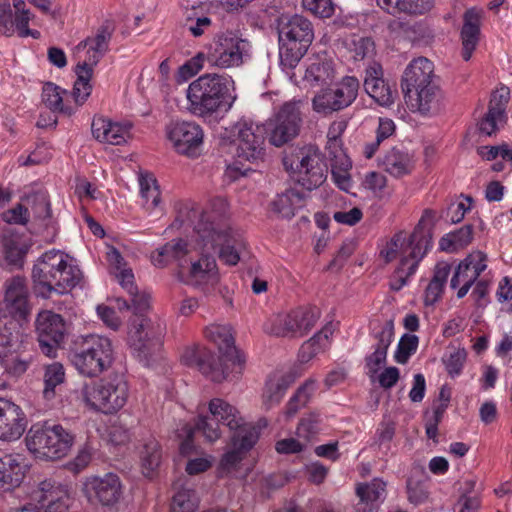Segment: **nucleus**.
Masks as SVG:
<instances>
[{"instance_id":"nucleus-1","label":"nucleus","mask_w":512,"mask_h":512,"mask_svg":"<svg viewBox=\"0 0 512 512\" xmlns=\"http://www.w3.org/2000/svg\"><path fill=\"white\" fill-rule=\"evenodd\" d=\"M207 339L215 343L221 355L214 354L205 347L187 348L181 356L182 362L198 370L213 382H222L228 378H238L245 366V358L234 346L231 329L223 325H211L205 329Z\"/></svg>"},{"instance_id":"nucleus-2","label":"nucleus","mask_w":512,"mask_h":512,"mask_svg":"<svg viewBox=\"0 0 512 512\" xmlns=\"http://www.w3.org/2000/svg\"><path fill=\"white\" fill-rule=\"evenodd\" d=\"M31 277L37 294L47 299L52 293L70 292L79 283L81 271L71 264L67 254L53 249L38 258Z\"/></svg>"},{"instance_id":"nucleus-3","label":"nucleus","mask_w":512,"mask_h":512,"mask_svg":"<svg viewBox=\"0 0 512 512\" xmlns=\"http://www.w3.org/2000/svg\"><path fill=\"white\" fill-rule=\"evenodd\" d=\"M233 81L226 74L207 73L192 81L187 89L189 111L198 117H210L221 111Z\"/></svg>"},{"instance_id":"nucleus-4","label":"nucleus","mask_w":512,"mask_h":512,"mask_svg":"<svg viewBox=\"0 0 512 512\" xmlns=\"http://www.w3.org/2000/svg\"><path fill=\"white\" fill-rule=\"evenodd\" d=\"M278 34L280 65L289 74L311 45L314 38L313 27L301 15H282L278 20Z\"/></svg>"},{"instance_id":"nucleus-5","label":"nucleus","mask_w":512,"mask_h":512,"mask_svg":"<svg viewBox=\"0 0 512 512\" xmlns=\"http://www.w3.org/2000/svg\"><path fill=\"white\" fill-rule=\"evenodd\" d=\"M28 450L38 459L58 460L68 455L75 435L61 424L33 425L25 438Z\"/></svg>"},{"instance_id":"nucleus-6","label":"nucleus","mask_w":512,"mask_h":512,"mask_svg":"<svg viewBox=\"0 0 512 512\" xmlns=\"http://www.w3.org/2000/svg\"><path fill=\"white\" fill-rule=\"evenodd\" d=\"M70 359L81 375L97 377L112 365L114 358L111 340L99 335H88L76 343Z\"/></svg>"},{"instance_id":"nucleus-7","label":"nucleus","mask_w":512,"mask_h":512,"mask_svg":"<svg viewBox=\"0 0 512 512\" xmlns=\"http://www.w3.org/2000/svg\"><path fill=\"white\" fill-rule=\"evenodd\" d=\"M283 165L295 181L307 191L320 187L327 178L325 158L314 146L302 147L286 155L283 158Z\"/></svg>"},{"instance_id":"nucleus-8","label":"nucleus","mask_w":512,"mask_h":512,"mask_svg":"<svg viewBox=\"0 0 512 512\" xmlns=\"http://www.w3.org/2000/svg\"><path fill=\"white\" fill-rule=\"evenodd\" d=\"M435 220V211L425 209L416 227L409 236L402 231L396 233L380 252L385 262L389 263L398 256L401 261L404 256H409V250L415 247L414 244H419L420 251L425 250L426 255L432 247V229Z\"/></svg>"},{"instance_id":"nucleus-9","label":"nucleus","mask_w":512,"mask_h":512,"mask_svg":"<svg viewBox=\"0 0 512 512\" xmlns=\"http://www.w3.org/2000/svg\"><path fill=\"white\" fill-rule=\"evenodd\" d=\"M195 231L202 249L207 252L218 251L219 258L228 265H236L240 260L237 246L239 243L227 228L219 227L202 215Z\"/></svg>"},{"instance_id":"nucleus-10","label":"nucleus","mask_w":512,"mask_h":512,"mask_svg":"<svg viewBox=\"0 0 512 512\" xmlns=\"http://www.w3.org/2000/svg\"><path fill=\"white\" fill-rule=\"evenodd\" d=\"M359 80L345 76L333 86L321 89L312 99L313 110L324 116L339 112L352 105L358 96Z\"/></svg>"},{"instance_id":"nucleus-11","label":"nucleus","mask_w":512,"mask_h":512,"mask_svg":"<svg viewBox=\"0 0 512 512\" xmlns=\"http://www.w3.org/2000/svg\"><path fill=\"white\" fill-rule=\"evenodd\" d=\"M301 101H289L262 124L267 129V138L271 145L281 147L292 141L300 131L302 117Z\"/></svg>"},{"instance_id":"nucleus-12","label":"nucleus","mask_w":512,"mask_h":512,"mask_svg":"<svg viewBox=\"0 0 512 512\" xmlns=\"http://www.w3.org/2000/svg\"><path fill=\"white\" fill-rule=\"evenodd\" d=\"M249 42L232 32L215 36L209 44L207 60L220 68L238 67L249 56Z\"/></svg>"},{"instance_id":"nucleus-13","label":"nucleus","mask_w":512,"mask_h":512,"mask_svg":"<svg viewBox=\"0 0 512 512\" xmlns=\"http://www.w3.org/2000/svg\"><path fill=\"white\" fill-rule=\"evenodd\" d=\"M84 401L92 409L108 414L121 409L128 396V386L122 378L86 386L83 391Z\"/></svg>"},{"instance_id":"nucleus-14","label":"nucleus","mask_w":512,"mask_h":512,"mask_svg":"<svg viewBox=\"0 0 512 512\" xmlns=\"http://www.w3.org/2000/svg\"><path fill=\"white\" fill-rule=\"evenodd\" d=\"M236 135V153L238 162L256 163L265 156L267 129L262 124L241 120L234 125Z\"/></svg>"},{"instance_id":"nucleus-15","label":"nucleus","mask_w":512,"mask_h":512,"mask_svg":"<svg viewBox=\"0 0 512 512\" xmlns=\"http://www.w3.org/2000/svg\"><path fill=\"white\" fill-rule=\"evenodd\" d=\"M164 327L153 323L147 318H136L132 321L128 333L129 343L141 362L146 364L149 358L159 350Z\"/></svg>"},{"instance_id":"nucleus-16","label":"nucleus","mask_w":512,"mask_h":512,"mask_svg":"<svg viewBox=\"0 0 512 512\" xmlns=\"http://www.w3.org/2000/svg\"><path fill=\"white\" fill-rule=\"evenodd\" d=\"M35 327L41 352L50 358H55L66 335L65 320L60 314L44 310L37 315Z\"/></svg>"},{"instance_id":"nucleus-17","label":"nucleus","mask_w":512,"mask_h":512,"mask_svg":"<svg viewBox=\"0 0 512 512\" xmlns=\"http://www.w3.org/2000/svg\"><path fill=\"white\" fill-rule=\"evenodd\" d=\"M166 134L175 150L182 155L196 157L203 144V130L192 121H171L166 126Z\"/></svg>"},{"instance_id":"nucleus-18","label":"nucleus","mask_w":512,"mask_h":512,"mask_svg":"<svg viewBox=\"0 0 512 512\" xmlns=\"http://www.w3.org/2000/svg\"><path fill=\"white\" fill-rule=\"evenodd\" d=\"M82 491L89 502L100 503L103 506H113L123 493L121 480L114 473L86 478Z\"/></svg>"},{"instance_id":"nucleus-19","label":"nucleus","mask_w":512,"mask_h":512,"mask_svg":"<svg viewBox=\"0 0 512 512\" xmlns=\"http://www.w3.org/2000/svg\"><path fill=\"white\" fill-rule=\"evenodd\" d=\"M4 299L2 301V312L9 315V319L18 322L24 320L30 314L29 288L26 278L14 276L5 281Z\"/></svg>"},{"instance_id":"nucleus-20","label":"nucleus","mask_w":512,"mask_h":512,"mask_svg":"<svg viewBox=\"0 0 512 512\" xmlns=\"http://www.w3.org/2000/svg\"><path fill=\"white\" fill-rule=\"evenodd\" d=\"M33 501L45 507V512H65L69 506V489L53 479H45L32 491Z\"/></svg>"},{"instance_id":"nucleus-21","label":"nucleus","mask_w":512,"mask_h":512,"mask_svg":"<svg viewBox=\"0 0 512 512\" xmlns=\"http://www.w3.org/2000/svg\"><path fill=\"white\" fill-rule=\"evenodd\" d=\"M363 86L366 93L381 106H391L397 96V91L383 79L382 66L377 62L366 67Z\"/></svg>"},{"instance_id":"nucleus-22","label":"nucleus","mask_w":512,"mask_h":512,"mask_svg":"<svg viewBox=\"0 0 512 512\" xmlns=\"http://www.w3.org/2000/svg\"><path fill=\"white\" fill-rule=\"evenodd\" d=\"M26 417L22 409L5 398H0V439H19L26 429Z\"/></svg>"},{"instance_id":"nucleus-23","label":"nucleus","mask_w":512,"mask_h":512,"mask_svg":"<svg viewBox=\"0 0 512 512\" xmlns=\"http://www.w3.org/2000/svg\"><path fill=\"white\" fill-rule=\"evenodd\" d=\"M259 437L256 427H242L231 437L232 449L225 453L221 459V468L231 471L242 461L245 453L250 450Z\"/></svg>"},{"instance_id":"nucleus-24","label":"nucleus","mask_w":512,"mask_h":512,"mask_svg":"<svg viewBox=\"0 0 512 512\" xmlns=\"http://www.w3.org/2000/svg\"><path fill=\"white\" fill-rule=\"evenodd\" d=\"M407 106L412 111L422 115L436 113L441 108L442 92L434 83L416 88L413 92L404 95Z\"/></svg>"},{"instance_id":"nucleus-25","label":"nucleus","mask_w":512,"mask_h":512,"mask_svg":"<svg viewBox=\"0 0 512 512\" xmlns=\"http://www.w3.org/2000/svg\"><path fill=\"white\" fill-rule=\"evenodd\" d=\"M434 77V65L425 58L419 57L412 60L406 67L402 79L401 89L403 94L413 92L416 88L432 83Z\"/></svg>"},{"instance_id":"nucleus-26","label":"nucleus","mask_w":512,"mask_h":512,"mask_svg":"<svg viewBox=\"0 0 512 512\" xmlns=\"http://www.w3.org/2000/svg\"><path fill=\"white\" fill-rule=\"evenodd\" d=\"M129 125L112 122L109 119L99 117L92 122L93 136L102 143L120 145L126 142L129 136Z\"/></svg>"},{"instance_id":"nucleus-27","label":"nucleus","mask_w":512,"mask_h":512,"mask_svg":"<svg viewBox=\"0 0 512 512\" xmlns=\"http://www.w3.org/2000/svg\"><path fill=\"white\" fill-rule=\"evenodd\" d=\"M463 21L461 30L462 58L468 61L479 41L481 12L475 8L468 9L464 13Z\"/></svg>"},{"instance_id":"nucleus-28","label":"nucleus","mask_w":512,"mask_h":512,"mask_svg":"<svg viewBox=\"0 0 512 512\" xmlns=\"http://www.w3.org/2000/svg\"><path fill=\"white\" fill-rule=\"evenodd\" d=\"M414 245L415 247L409 250V256L403 257L390 278V288L394 291L401 290L407 284L409 277L416 272L419 263L425 257V250L420 251L419 244Z\"/></svg>"},{"instance_id":"nucleus-29","label":"nucleus","mask_w":512,"mask_h":512,"mask_svg":"<svg viewBox=\"0 0 512 512\" xmlns=\"http://www.w3.org/2000/svg\"><path fill=\"white\" fill-rule=\"evenodd\" d=\"M218 280V269L215 258L203 249L201 257L192 261L188 271V282L192 285L215 283Z\"/></svg>"},{"instance_id":"nucleus-30","label":"nucleus","mask_w":512,"mask_h":512,"mask_svg":"<svg viewBox=\"0 0 512 512\" xmlns=\"http://www.w3.org/2000/svg\"><path fill=\"white\" fill-rule=\"evenodd\" d=\"M209 411L213 415V420H217L229 430L238 432L242 427H255L252 424L245 423L239 415L237 409L228 402L215 398L209 402Z\"/></svg>"},{"instance_id":"nucleus-31","label":"nucleus","mask_w":512,"mask_h":512,"mask_svg":"<svg viewBox=\"0 0 512 512\" xmlns=\"http://www.w3.org/2000/svg\"><path fill=\"white\" fill-rule=\"evenodd\" d=\"M26 464L24 458L20 455H5L0 459V482L6 485V489L15 488L22 483Z\"/></svg>"},{"instance_id":"nucleus-32","label":"nucleus","mask_w":512,"mask_h":512,"mask_svg":"<svg viewBox=\"0 0 512 512\" xmlns=\"http://www.w3.org/2000/svg\"><path fill=\"white\" fill-rule=\"evenodd\" d=\"M174 490L170 512H195L198 497L188 480L185 477L179 478L174 483Z\"/></svg>"},{"instance_id":"nucleus-33","label":"nucleus","mask_w":512,"mask_h":512,"mask_svg":"<svg viewBox=\"0 0 512 512\" xmlns=\"http://www.w3.org/2000/svg\"><path fill=\"white\" fill-rule=\"evenodd\" d=\"M381 164L386 172L396 178L410 174L415 166L413 157L409 153L396 148L384 155Z\"/></svg>"},{"instance_id":"nucleus-34","label":"nucleus","mask_w":512,"mask_h":512,"mask_svg":"<svg viewBox=\"0 0 512 512\" xmlns=\"http://www.w3.org/2000/svg\"><path fill=\"white\" fill-rule=\"evenodd\" d=\"M294 382L291 374L273 375L266 382L262 395L263 406L269 410L282 400L288 387Z\"/></svg>"},{"instance_id":"nucleus-35","label":"nucleus","mask_w":512,"mask_h":512,"mask_svg":"<svg viewBox=\"0 0 512 512\" xmlns=\"http://www.w3.org/2000/svg\"><path fill=\"white\" fill-rule=\"evenodd\" d=\"M113 31V25L109 21H106L97 29L94 37H89L90 50L93 53L89 54L88 58L83 62L84 64H89V66L92 67L97 65L100 59L109 50V43L112 38Z\"/></svg>"},{"instance_id":"nucleus-36","label":"nucleus","mask_w":512,"mask_h":512,"mask_svg":"<svg viewBox=\"0 0 512 512\" xmlns=\"http://www.w3.org/2000/svg\"><path fill=\"white\" fill-rule=\"evenodd\" d=\"M307 193L300 192L296 189H289L277 195L276 199L271 203L272 210L284 218H292L295 211L304 206Z\"/></svg>"},{"instance_id":"nucleus-37","label":"nucleus","mask_w":512,"mask_h":512,"mask_svg":"<svg viewBox=\"0 0 512 512\" xmlns=\"http://www.w3.org/2000/svg\"><path fill=\"white\" fill-rule=\"evenodd\" d=\"M451 266L447 262H439L434 268V274L424 293V304L432 306L440 300L444 291Z\"/></svg>"},{"instance_id":"nucleus-38","label":"nucleus","mask_w":512,"mask_h":512,"mask_svg":"<svg viewBox=\"0 0 512 512\" xmlns=\"http://www.w3.org/2000/svg\"><path fill=\"white\" fill-rule=\"evenodd\" d=\"M377 3L390 14H424L433 6V0H377Z\"/></svg>"},{"instance_id":"nucleus-39","label":"nucleus","mask_w":512,"mask_h":512,"mask_svg":"<svg viewBox=\"0 0 512 512\" xmlns=\"http://www.w3.org/2000/svg\"><path fill=\"white\" fill-rule=\"evenodd\" d=\"M189 253L188 244L183 239H173L158 248L151 255L155 266H165L172 260L181 261Z\"/></svg>"},{"instance_id":"nucleus-40","label":"nucleus","mask_w":512,"mask_h":512,"mask_svg":"<svg viewBox=\"0 0 512 512\" xmlns=\"http://www.w3.org/2000/svg\"><path fill=\"white\" fill-rule=\"evenodd\" d=\"M2 245L6 260L14 266L21 267L27 253V247L22 243L21 236L12 228H7L2 235Z\"/></svg>"},{"instance_id":"nucleus-41","label":"nucleus","mask_w":512,"mask_h":512,"mask_svg":"<svg viewBox=\"0 0 512 512\" xmlns=\"http://www.w3.org/2000/svg\"><path fill=\"white\" fill-rule=\"evenodd\" d=\"M20 324L15 319L0 320V356L19 350L21 346Z\"/></svg>"},{"instance_id":"nucleus-42","label":"nucleus","mask_w":512,"mask_h":512,"mask_svg":"<svg viewBox=\"0 0 512 512\" xmlns=\"http://www.w3.org/2000/svg\"><path fill=\"white\" fill-rule=\"evenodd\" d=\"M385 494L386 483L378 478L373 479L369 483H359L356 486V495L360 499L357 506L367 505L371 511L374 503L383 500Z\"/></svg>"},{"instance_id":"nucleus-43","label":"nucleus","mask_w":512,"mask_h":512,"mask_svg":"<svg viewBox=\"0 0 512 512\" xmlns=\"http://www.w3.org/2000/svg\"><path fill=\"white\" fill-rule=\"evenodd\" d=\"M473 239V226L467 224L454 232L444 235L439 241V247L445 252H456L468 246Z\"/></svg>"},{"instance_id":"nucleus-44","label":"nucleus","mask_w":512,"mask_h":512,"mask_svg":"<svg viewBox=\"0 0 512 512\" xmlns=\"http://www.w3.org/2000/svg\"><path fill=\"white\" fill-rule=\"evenodd\" d=\"M296 336H304L320 318V309L315 306L299 307L291 311Z\"/></svg>"},{"instance_id":"nucleus-45","label":"nucleus","mask_w":512,"mask_h":512,"mask_svg":"<svg viewBox=\"0 0 512 512\" xmlns=\"http://www.w3.org/2000/svg\"><path fill=\"white\" fill-rule=\"evenodd\" d=\"M331 334L332 330L329 327H325L303 343L298 354L299 361L301 363H307L319 352L324 350L328 346L329 336Z\"/></svg>"},{"instance_id":"nucleus-46","label":"nucleus","mask_w":512,"mask_h":512,"mask_svg":"<svg viewBox=\"0 0 512 512\" xmlns=\"http://www.w3.org/2000/svg\"><path fill=\"white\" fill-rule=\"evenodd\" d=\"M263 330L265 333L276 337H297L291 312L269 318L264 323Z\"/></svg>"},{"instance_id":"nucleus-47","label":"nucleus","mask_w":512,"mask_h":512,"mask_svg":"<svg viewBox=\"0 0 512 512\" xmlns=\"http://www.w3.org/2000/svg\"><path fill=\"white\" fill-rule=\"evenodd\" d=\"M77 80L73 87V96L76 103L82 105L90 96L92 85L90 80L93 74V67L89 64L79 63L76 66Z\"/></svg>"},{"instance_id":"nucleus-48","label":"nucleus","mask_w":512,"mask_h":512,"mask_svg":"<svg viewBox=\"0 0 512 512\" xmlns=\"http://www.w3.org/2000/svg\"><path fill=\"white\" fill-rule=\"evenodd\" d=\"M0 357V365L10 375L20 376L26 372L30 363L31 357L28 354L14 350Z\"/></svg>"},{"instance_id":"nucleus-49","label":"nucleus","mask_w":512,"mask_h":512,"mask_svg":"<svg viewBox=\"0 0 512 512\" xmlns=\"http://www.w3.org/2000/svg\"><path fill=\"white\" fill-rule=\"evenodd\" d=\"M65 380V370L61 363L53 362L44 366L43 374V395L46 399H52L55 396V389Z\"/></svg>"},{"instance_id":"nucleus-50","label":"nucleus","mask_w":512,"mask_h":512,"mask_svg":"<svg viewBox=\"0 0 512 512\" xmlns=\"http://www.w3.org/2000/svg\"><path fill=\"white\" fill-rule=\"evenodd\" d=\"M139 185L144 208L147 211H153L160 203V191L156 179L151 175H141Z\"/></svg>"},{"instance_id":"nucleus-51","label":"nucleus","mask_w":512,"mask_h":512,"mask_svg":"<svg viewBox=\"0 0 512 512\" xmlns=\"http://www.w3.org/2000/svg\"><path fill=\"white\" fill-rule=\"evenodd\" d=\"M140 456L144 468L149 471L156 469L159 466L162 457L158 441L153 437L146 439L140 451Z\"/></svg>"},{"instance_id":"nucleus-52","label":"nucleus","mask_w":512,"mask_h":512,"mask_svg":"<svg viewBox=\"0 0 512 512\" xmlns=\"http://www.w3.org/2000/svg\"><path fill=\"white\" fill-rule=\"evenodd\" d=\"M505 121L506 114L488 107L487 113L478 122V130L485 136H492L504 125Z\"/></svg>"},{"instance_id":"nucleus-53","label":"nucleus","mask_w":512,"mask_h":512,"mask_svg":"<svg viewBox=\"0 0 512 512\" xmlns=\"http://www.w3.org/2000/svg\"><path fill=\"white\" fill-rule=\"evenodd\" d=\"M42 100L52 112H62L70 115L72 111L62 105V95L59 86L48 82L43 86Z\"/></svg>"},{"instance_id":"nucleus-54","label":"nucleus","mask_w":512,"mask_h":512,"mask_svg":"<svg viewBox=\"0 0 512 512\" xmlns=\"http://www.w3.org/2000/svg\"><path fill=\"white\" fill-rule=\"evenodd\" d=\"M314 386L313 381H306L305 384L297 389L296 393L291 397L287 404L286 414L288 416L295 415L301 407H304L308 403L312 393L314 392Z\"/></svg>"},{"instance_id":"nucleus-55","label":"nucleus","mask_w":512,"mask_h":512,"mask_svg":"<svg viewBox=\"0 0 512 512\" xmlns=\"http://www.w3.org/2000/svg\"><path fill=\"white\" fill-rule=\"evenodd\" d=\"M27 201L36 218L45 220L51 217L50 202L46 192H34L27 197Z\"/></svg>"},{"instance_id":"nucleus-56","label":"nucleus","mask_w":512,"mask_h":512,"mask_svg":"<svg viewBox=\"0 0 512 512\" xmlns=\"http://www.w3.org/2000/svg\"><path fill=\"white\" fill-rule=\"evenodd\" d=\"M418 347V337L412 334H404L394 354L395 361L399 364L408 362L412 354H414Z\"/></svg>"},{"instance_id":"nucleus-57","label":"nucleus","mask_w":512,"mask_h":512,"mask_svg":"<svg viewBox=\"0 0 512 512\" xmlns=\"http://www.w3.org/2000/svg\"><path fill=\"white\" fill-rule=\"evenodd\" d=\"M220 424L217 420H213V415L210 414L209 416L199 417L193 428L194 431H201L209 442H213L221 435Z\"/></svg>"},{"instance_id":"nucleus-58","label":"nucleus","mask_w":512,"mask_h":512,"mask_svg":"<svg viewBox=\"0 0 512 512\" xmlns=\"http://www.w3.org/2000/svg\"><path fill=\"white\" fill-rule=\"evenodd\" d=\"M13 8L14 31L16 30L18 34H20L23 30L28 28L31 13L26 8V4L23 0H13Z\"/></svg>"},{"instance_id":"nucleus-59","label":"nucleus","mask_w":512,"mask_h":512,"mask_svg":"<svg viewBox=\"0 0 512 512\" xmlns=\"http://www.w3.org/2000/svg\"><path fill=\"white\" fill-rule=\"evenodd\" d=\"M328 78V64L326 63L315 62L305 70L304 79L311 85L324 83Z\"/></svg>"},{"instance_id":"nucleus-60","label":"nucleus","mask_w":512,"mask_h":512,"mask_svg":"<svg viewBox=\"0 0 512 512\" xmlns=\"http://www.w3.org/2000/svg\"><path fill=\"white\" fill-rule=\"evenodd\" d=\"M108 439L115 445L125 444L130 439V430L120 419H117L108 427Z\"/></svg>"},{"instance_id":"nucleus-61","label":"nucleus","mask_w":512,"mask_h":512,"mask_svg":"<svg viewBox=\"0 0 512 512\" xmlns=\"http://www.w3.org/2000/svg\"><path fill=\"white\" fill-rule=\"evenodd\" d=\"M305 9L320 18H328L334 12V6L331 0H303Z\"/></svg>"},{"instance_id":"nucleus-62","label":"nucleus","mask_w":512,"mask_h":512,"mask_svg":"<svg viewBox=\"0 0 512 512\" xmlns=\"http://www.w3.org/2000/svg\"><path fill=\"white\" fill-rule=\"evenodd\" d=\"M486 262V254L481 251H474L463 260V267L470 265V269L473 270L472 277L478 279L481 273L487 268Z\"/></svg>"},{"instance_id":"nucleus-63","label":"nucleus","mask_w":512,"mask_h":512,"mask_svg":"<svg viewBox=\"0 0 512 512\" xmlns=\"http://www.w3.org/2000/svg\"><path fill=\"white\" fill-rule=\"evenodd\" d=\"M394 336V324L392 320L386 321V323L381 327V329L375 334V339L377 343L375 345L376 350L385 351L387 350L392 343Z\"/></svg>"},{"instance_id":"nucleus-64","label":"nucleus","mask_w":512,"mask_h":512,"mask_svg":"<svg viewBox=\"0 0 512 512\" xmlns=\"http://www.w3.org/2000/svg\"><path fill=\"white\" fill-rule=\"evenodd\" d=\"M320 419L317 415H309L302 418L298 427L297 435L305 439H310L319 431Z\"/></svg>"}]
</instances>
